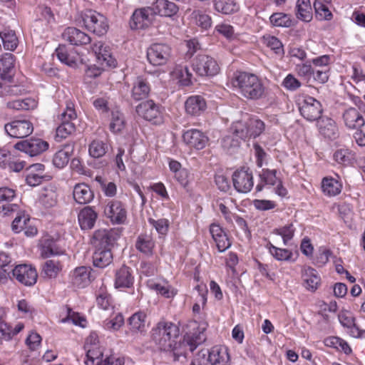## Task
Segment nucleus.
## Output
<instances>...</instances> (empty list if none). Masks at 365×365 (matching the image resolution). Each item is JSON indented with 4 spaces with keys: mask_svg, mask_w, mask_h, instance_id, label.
I'll use <instances>...</instances> for the list:
<instances>
[{
    "mask_svg": "<svg viewBox=\"0 0 365 365\" xmlns=\"http://www.w3.org/2000/svg\"><path fill=\"white\" fill-rule=\"evenodd\" d=\"M180 330L176 324L165 321L158 322L152 329L155 342L161 350L172 353L174 360H179L180 356H185L187 349L192 352L202 341L201 339L194 340L187 336L182 342L178 343L177 339Z\"/></svg>",
    "mask_w": 365,
    "mask_h": 365,
    "instance_id": "f257e3e1",
    "label": "nucleus"
},
{
    "mask_svg": "<svg viewBox=\"0 0 365 365\" xmlns=\"http://www.w3.org/2000/svg\"><path fill=\"white\" fill-rule=\"evenodd\" d=\"M232 83L238 93L248 100H258L266 96L267 88L262 79L254 73L237 72Z\"/></svg>",
    "mask_w": 365,
    "mask_h": 365,
    "instance_id": "f03ea898",
    "label": "nucleus"
},
{
    "mask_svg": "<svg viewBox=\"0 0 365 365\" xmlns=\"http://www.w3.org/2000/svg\"><path fill=\"white\" fill-rule=\"evenodd\" d=\"M83 21L88 31L98 36L105 34L108 30L106 17L96 11H86L83 15Z\"/></svg>",
    "mask_w": 365,
    "mask_h": 365,
    "instance_id": "7ed1b4c3",
    "label": "nucleus"
},
{
    "mask_svg": "<svg viewBox=\"0 0 365 365\" xmlns=\"http://www.w3.org/2000/svg\"><path fill=\"white\" fill-rule=\"evenodd\" d=\"M357 107L346 108L342 115V118L346 127L351 130H359L365 125L364 113L365 112V104L359 101Z\"/></svg>",
    "mask_w": 365,
    "mask_h": 365,
    "instance_id": "20e7f679",
    "label": "nucleus"
},
{
    "mask_svg": "<svg viewBox=\"0 0 365 365\" xmlns=\"http://www.w3.org/2000/svg\"><path fill=\"white\" fill-rule=\"evenodd\" d=\"M76 117L73 104L68 103L66 110L61 114V123L56 129V138H66L75 131V124L72 120H76Z\"/></svg>",
    "mask_w": 365,
    "mask_h": 365,
    "instance_id": "39448f33",
    "label": "nucleus"
},
{
    "mask_svg": "<svg viewBox=\"0 0 365 365\" xmlns=\"http://www.w3.org/2000/svg\"><path fill=\"white\" fill-rule=\"evenodd\" d=\"M300 114L309 121L318 120L322 113L321 103L312 96H304L299 102Z\"/></svg>",
    "mask_w": 365,
    "mask_h": 365,
    "instance_id": "423d86ee",
    "label": "nucleus"
},
{
    "mask_svg": "<svg viewBox=\"0 0 365 365\" xmlns=\"http://www.w3.org/2000/svg\"><path fill=\"white\" fill-rule=\"evenodd\" d=\"M172 48L167 43H153L147 51L148 61L153 66H163L171 57Z\"/></svg>",
    "mask_w": 365,
    "mask_h": 365,
    "instance_id": "0eeeda50",
    "label": "nucleus"
},
{
    "mask_svg": "<svg viewBox=\"0 0 365 365\" xmlns=\"http://www.w3.org/2000/svg\"><path fill=\"white\" fill-rule=\"evenodd\" d=\"M193 69L200 76H208L218 73L220 68L212 57L198 55L193 63Z\"/></svg>",
    "mask_w": 365,
    "mask_h": 365,
    "instance_id": "6e6552de",
    "label": "nucleus"
},
{
    "mask_svg": "<svg viewBox=\"0 0 365 365\" xmlns=\"http://www.w3.org/2000/svg\"><path fill=\"white\" fill-rule=\"evenodd\" d=\"M13 279L26 286H32L37 281V272L34 267L26 264H18L11 269Z\"/></svg>",
    "mask_w": 365,
    "mask_h": 365,
    "instance_id": "1a4fd4ad",
    "label": "nucleus"
},
{
    "mask_svg": "<svg viewBox=\"0 0 365 365\" xmlns=\"http://www.w3.org/2000/svg\"><path fill=\"white\" fill-rule=\"evenodd\" d=\"M233 186L238 192L247 193L254 185L252 172L248 168L237 170L232 175Z\"/></svg>",
    "mask_w": 365,
    "mask_h": 365,
    "instance_id": "9d476101",
    "label": "nucleus"
},
{
    "mask_svg": "<svg viewBox=\"0 0 365 365\" xmlns=\"http://www.w3.org/2000/svg\"><path fill=\"white\" fill-rule=\"evenodd\" d=\"M155 17V11L150 7L136 9L131 17L130 27L132 29L147 28L153 23Z\"/></svg>",
    "mask_w": 365,
    "mask_h": 365,
    "instance_id": "9b49d317",
    "label": "nucleus"
},
{
    "mask_svg": "<svg viewBox=\"0 0 365 365\" xmlns=\"http://www.w3.org/2000/svg\"><path fill=\"white\" fill-rule=\"evenodd\" d=\"M136 112L140 117L154 123L162 121L160 107L153 100H148L140 103L136 107Z\"/></svg>",
    "mask_w": 365,
    "mask_h": 365,
    "instance_id": "f8f14e48",
    "label": "nucleus"
},
{
    "mask_svg": "<svg viewBox=\"0 0 365 365\" xmlns=\"http://www.w3.org/2000/svg\"><path fill=\"white\" fill-rule=\"evenodd\" d=\"M14 148L30 156H35L46 150L48 143L40 138H31L17 143Z\"/></svg>",
    "mask_w": 365,
    "mask_h": 365,
    "instance_id": "ddd939ff",
    "label": "nucleus"
},
{
    "mask_svg": "<svg viewBox=\"0 0 365 365\" xmlns=\"http://www.w3.org/2000/svg\"><path fill=\"white\" fill-rule=\"evenodd\" d=\"M6 133L13 138H21L32 133L33 124L26 120H16L4 126Z\"/></svg>",
    "mask_w": 365,
    "mask_h": 365,
    "instance_id": "4468645a",
    "label": "nucleus"
},
{
    "mask_svg": "<svg viewBox=\"0 0 365 365\" xmlns=\"http://www.w3.org/2000/svg\"><path fill=\"white\" fill-rule=\"evenodd\" d=\"M104 213L114 224H123L126 220V210L118 200L109 201L104 209Z\"/></svg>",
    "mask_w": 365,
    "mask_h": 365,
    "instance_id": "2eb2a0df",
    "label": "nucleus"
},
{
    "mask_svg": "<svg viewBox=\"0 0 365 365\" xmlns=\"http://www.w3.org/2000/svg\"><path fill=\"white\" fill-rule=\"evenodd\" d=\"M120 237V232L115 230H98L93 236L92 242L96 248H109Z\"/></svg>",
    "mask_w": 365,
    "mask_h": 365,
    "instance_id": "dca6fc26",
    "label": "nucleus"
},
{
    "mask_svg": "<svg viewBox=\"0 0 365 365\" xmlns=\"http://www.w3.org/2000/svg\"><path fill=\"white\" fill-rule=\"evenodd\" d=\"M93 50L95 53L97 63L101 67V69L115 66V61L111 55L108 46L105 45L101 41H98L93 44Z\"/></svg>",
    "mask_w": 365,
    "mask_h": 365,
    "instance_id": "f3484780",
    "label": "nucleus"
},
{
    "mask_svg": "<svg viewBox=\"0 0 365 365\" xmlns=\"http://www.w3.org/2000/svg\"><path fill=\"white\" fill-rule=\"evenodd\" d=\"M182 139L185 144L196 150H202L208 143V137L197 129H190L184 132Z\"/></svg>",
    "mask_w": 365,
    "mask_h": 365,
    "instance_id": "a211bd4d",
    "label": "nucleus"
},
{
    "mask_svg": "<svg viewBox=\"0 0 365 365\" xmlns=\"http://www.w3.org/2000/svg\"><path fill=\"white\" fill-rule=\"evenodd\" d=\"M208 355L207 361L210 365H230V358L228 349L225 346H215L210 350H204Z\"/></svg>",
    "mask_w": 365,
    "mask_h": 365,
    "instance_id": "6ab92c4d",
    "label": "nucleus"
},
{
    "mask_svg": "<svg viewBox=\"0 0 365 365\" xmlns=\"http://www.w3.org/2000/svg\"><path fill=\"white\" fill-rule=\"evenodd\" d=\"M62 37L65 41L74 46L86 45L91 41L88 34L75 27L66 29L62 34Z\"/></svg>",
    "mask_w": 365,
    "mask_h": 365,
    "instance_id": "aec40b11",
    "label": "nucleus"
},
{
    "mask_svg": "<svg viewBox=\"0 0 365 365\" xmlns=\"http://www.w3.org/2000/svg\"><path fill=\"white\" fill-rule=\"evenodd\" d=\"M210 232L216 243L219 252H223L231 246V242L226 232L219 225L215 223L211 224L210 226Z\"/></svg>",
    "mask_w": 365,
    "mask_h": 365,
    "instance_id": "412c9836",
    "label": "nucleus"
},
{
    "mask_svg": "<svg viewBox=\"0 0 365 365\" xmlns=\"http://www.w3.org/2000/svg\"><path fill=\"white\" fill-rule=\"evenodd\" d=\"M206 108L205 99L198 95L188 97L185 103V111L190 115H200L205 110Z\"/></svg>",
    "mask_w": 365,
    "mask_h": 365,
    "instance_id": "4be33fe9",
    "label": "nucleus"
},
{
    "mask_svg": "<svg viewBox=\"0 0 365 365\" xmlns=\"http://www.w3.org/2000/svg\"><path fill=\"white\" fill-rule=\"evenodd\" d=\"M318 130L323 137L328 139H334L338 134V129L335 121L328 117L320 118L317 120Z\"/></svg>",
    "mask_w": 365,
    "mask_h": 365,
    "instance_id": "5701e85b",
    "label": "nucleus"
},
{
    "mask_svg": "<svg viewBox=\"0 0 365 365\" xmlns=\"http://www.w3.org/2000/svg\"><path fill=\"white\" fill-rule=\"evenodd\" d=\"M98 218L97 212L92 207L87 206L83 208L78 213V223L82 230H91Z\"/></svg>",
    "mask_w": 365,
    "mask_h": 365,
    "instance_id": "b1692460",
    "label": "nucleus"
},
{
    "mask_svg": "<svg viewBox=\"0 0 365 365\" xmlns=\"http://www.w3.org/2000/svg\"><path fill=\"white\" fill-rule=\"evenodd\" d=\"M133 282L134 277L128 267L122 266L116 271L114 283L115 288H130L133 286Z\"/></svg>",
    "mask_w": 365,
    "mask_h": 365,
    "instance_id": "393cba45",
    "label": "nucleus"
},
{
    "mask_svg": "<svg viewBox=\"0 0 365 365\" xmlns=\"http://www.w3.org/2000/svg\"><path fill=\"white\" fill-rule=\"evenodd\" d=\"M70 278L73 286L83 288L90 283V269L86 267H77L71 272Z\"/></svg>",
    "mask_w": 365,
    "mask_h": 365,
    "instance_id": "a878e982",
    "label": "nucleus"
},
{
    "mask_svg": "<svg viewBox=\"0 0 365 365\" xmlns=\"http://www.w3.org/2000/svg\"><path fill=\"white\" fill-rule=\"evenodd\" d=\"M74 200L78 204L89 203L94 197V194L90 187L85 183L76 184L73 190Z\"/></svg>",
    "mask_w": 365,
    "mask_h": 365,
    "instance_id": "bb28decb",
    "label": "nucleus"
},
{
    "mask_svg": "<svg viewBox=\"0 0 365 365\" xmlns=\"http://www.w3.org/2000/svg\"><path fill=\"white\" fill-rule=\"evenodd\" d=\"M150 91V86L148 81L138 77L133 84L131 96L135 101H140L148 97Z\"/></svg>",
    "mask_w": 365,
    "mask_h": 365,
    "instance_id": "cd10ccee",
    "label": "nucleus"
},
{
    "mask_svg": "<svg viewBox=\"0 0 365 365\" xmlns=\"http://www.w3.org/2000/svg\"><path fill=\"white\" fill-rule=\"evenodd\" d=\"M302 276L304 284L307 290L314 292L320 284V277L317 272L310 267H305L302 269Z\"/></svg>",
    "mask_w": 365,
    "mask_h": 365,
    "instance_id": "c85d7f7f",
    "label": "nucleus"
},
{
    "mask_svg": "<svg viewBox=\"0 0 365 365\" xmlns=\"http://www.w3.org/2000/svg\"><path fill=\"white\" fill-rule=\"evenodd\" d=\"M113 260V254L110 248H96L93 255V263L96 267L104 268L109 265Z\"/></svg>",
    "mask_w": 365,
    "mask_h": 365,
    "instance_id": "c756f323",
    "label": "nucleus"
},
{
    "mask_svg": "<svg viewBox=\"0 0 365 365\" xmlns=\"http://www.w3.org/2000/svg\"><path fill=\"white\" fill-rule=\"evenodd\" d=\"M109 147L106 139L95 138L88 145V153L93 158H99L105 155Z\"/></svg>",
    "mask_w": 365,
    "mask_h": 365,
    "instance_id": "7c9ffc66",
    "label": "nucleus"
},
{
    "mask_svg": "<svg viewBox=\"0 0 365 365\" xmlns=\"http://www.w3.org/2000/svg\"><path fill=\"white\" fill-rule=\"evenodd\" d=\"M58 194L56 188L48 185L43 188L39 194V202L46 208L52 207L57 203Z\"/></svg>",
    "mask_w": 365,
    "mask_h": 365,
    "instance_id": "2f4dec72",
    "label": "nucleus"
},
{
    "mask_svg": "<svg viewBox=\"0 0 365 365\" xmlns=\"http://www.w3.org/2000/svg\"><path fill=\"white\" fill-rule=\"evenodd\" d=\"M73 145H66L62 149L56 152L53 158V164L58 168H64L68 163L73 153Z\"/></svg>",
    "mask_w": 365,
    "mask_h": 365,
    "instance_id": "473e14b6",
    "label": "nucleus"
},
{
    "mask_svg": "<svg viewBox=\"0 0 365 365\" xmlns=\"http://www.w3.org/2000/svg\"><path fill=\"white\" fill-rule=\"evenodd\" d=\"M154 9L155 10V13L166 17H171L178 11V6L168 0H156Z\"/></svg>",
    "mask_w": 365,
    "mask_h": 365,
    "instance_id": "72a5a7b5",
    "label": "nucleus"
},
{
    "mask_svg": "<svg viewBox=\"0 0 365 365\" xmlns=\"http://www.w3.org/2000/svg\"><path fill=\"white\" fill-rule=\"evenodd\" d=\"M135 246L136 250L140 253L147 257H150L153 254L155 242L150 236L140 235L138 237Z\"/></svg>",
    "mask_w": 365,
    "mask_h": 365,
    "instance_id": "f704fd0d",
    "label": "nucleus"
},
{
    "mask_svg": "<svg viewBox=\"0 0 365 365\" xmlns=\"http://www.w3.org/2000/svg\"><path fill=\"white\" fill-rule=\"evenodd\" d=\"M296 16L304 22H309L313 17L310 0H297L296 3Z\"/></svg>",
    "mask_w": 365,
    "mask_h": 365,
    "instance_id": "c9c22d12",
    "label": "nucleus"
},
{
    "mask_svg": "<svg viewBox=\"0 0 365 365\" xmlns=\"http://www.w3.org/2000/svg\"><path fill=\"white\" fill-rule=\"evenodd\" d=\"M14 56L6 53L0 57V76L3 78H10L14 69Z\"/></svg>",
    "mask_w": 365,
    "mask_h": 365,
    "instance_id": "e433bc0d",
    "label": "nucleus"
},
{
    "mask_svg": "<svg viewBox=\"0 0 365 365\" xmlns=\"http://www.w3.org/2000/svg\"><path fill=\"white\" fill-rule=\"evenodd\" d=\"M171 76L174 79L184 86H187L192 83V74L190 72L187 66L176 65L171 72Z\"/></svg>",
    "mask_w": 365,
    "mask_h": 365,
    "instance_id": "4c0bfd02",
    "label": "nucleus"
},
{
    "mask_svg": "<svg viewBox=\"0 0 365 365\" xmlns=\"http://www.w3.org/2000/svg\"><path fill=\"white\" fill-rule=\"evenodd\" d=\"M214 8L219 13L230 15L237 12L240 6L236 0H214Z\"/></svg>",
    "mask_w": 365,
    "mask_h": 365,
    "instance_id": "58836bf2",
    "label": "nucleus"
},
{
    "mask_svg": "<svg viewBox=\"0 0 365 365\" xmlns=\"http://www.w3.org/2000/svg\"><path fill=\"white\" fill-rule=\"evenodd\" d=\"M146 314L138 312L128 319L130 331L133 332H144L146 328Z\"/></svg>",
    "mask_w": 365,
    "mask_h": 365,
    "instance_id": "ea45409f",
    "label": "nucleus"
},
{
    "mask_svg": "<svg viewBox=\"0 0 365 365\" xmlns=\"http://www.w3.org/2000/svg\"><path fill=\"white\" fill-rule=\"evenodd\" d=\"M248 117L245 115L240 120L234 122L231 127L233 135L239 139L245 140L248 138Z\"/></svg>",
    "mask_w": 365,
    "mask_h": 365,
    "instance_id": "a19ab883",
    "label": "nucleus"
},
{
    "mask_svg": "<svg viewBox=\"0 0 365 365\" xmlns=\"http://www.w3.org/2000/svg\"><path fill=\"white\" fill-rule=\"evenodd\" d=\"M41 256L43 258H48L53 255H58L63 251L58 247L56 242L52 239H44L40 247Z\"/></svg>",
    "mask_w": 365,
    "mask_h": 365,
    "instance_id": "79ce46f5",
    "label": "nucleus"
},
{
    "mask_svg": "<svg viewBox=\"0 0 365 365\" xmlns=\"http://www.w3.org/2000/svg\"><path fill=\"white\" fill-rule=\"evenodd\" d=\"M322 188L325 195L335 196L341 192L342 185L334 178H324L322 182Z\"/></svg>",
    "mask_w": 365,
    "mask_h": 365,
    "instance_id": "37998d69",
    "label": "nucleus"
},
{
    "mask_svg": "<svg viewBox=\"0 0 365 365\" xmlns=\"http://www.w3.org/2000/svg\"><path fill=\"white\" fill-rule=\"evenodd\" d=\"M269 23L272 26L289 28L292 26L293 21L289 14L277 12L269 16Z\"/></svg>",
    "mask_w": 365,
    "mask_h": 365,
    "instance_id": "c03bdc74",
    "label": "nucleus"
},
{
    "mask_svg": "<svg viewBox=\"0 0 365 365\" xmlns=\"http://www.w3.org/2000/svg\"><path fill=\"white\" fill-rule=\"evenodd\" d=\"M0 163L7 165L11 171L14 172L22 170L26 165V163L24 160H12L11 155L9 152H0Z\"/></svg>",
    "mask_w": 365,
    "mask_h": 365,
    "instance_id": "a18cd8bd",
    "label": "nucleus"
},
{
    "mask_svg": "<svg viewBox=\"0 0 365 365\" xmlns=\"http://www.w3.org/2000/svg\"><path fill=\"white\" fill-rule=\"evenodd\" d=\"M37 103L35 100L32 98H25L23 100L17 99L11 101H9L6 103V107L9 109L15 110H30L34 109L36 107Z\"/></svg>",
    "mask_w": 365,
    "mask_h": 365,
    "instance_id": "49530a36",
    "label": "nucleus"
},
{
    "mask_svg": "<svg viewBox=\"0 0 365 365\" xmlns=\"http://www.w3.org/2000/svg\"><path fill=\"white\" fill-rule=\"evenodd\" d=\"M270 255L279 261H288L292 256V252L287 249L279 248L274 246L270 242L266 245Z\"/></svg>",
    "mask_w": 365,
    "mask_h": 365,
    "instance_id": "de8ad7c7",
    "label": "nucleus"
},
{
    "mask_svg": "<svg viewBox=\"0 0 365 365\" xmlns=\"http://www.w3.org/2000/svg\"><path fill=\"white\" fill-rule=\"evenodd\" d=\"M61 270V264L59 261L47 260L42 268V273L48 278H56Z\"/></svg>",
    "mask_w": 365,
    "mask_h": 365,
    "instance_id": "09e8293b",
    "label": "nucleus"
},
{
    "mask_svg": "<svg viewBox=\"0 0 365 365\" xmlns=\"http://www.w3.org/2000/svg\"><path fill=\"white\" fill-rule=\"evenodd\" d=\"M125 127V118L122 113L118 110H113L111 113L110 130L117 133L120 132Z\"/></svg>",
    "mask_w": 365,
    "mask_h": 365,
    "instance_id": "8fccbe9b",
    "label": "nucleus"
},
{
    "mask_svg": "<svg viewBox=\"0 0 365 365\" xmlns=\"http://www.w3.org/2000/svg\"><path fill=\"white\" fill-rule=\"evenodd\" d=\"M316 18L319 21H329L333 15L328 6L324 4L320 0H316L314 2Z\"/></svg>",
    "mask_w": 365,
    "mask_h": 365,
    "instance_id": "3c124183",
    "label": "nucleus"
},
{
    "mask_svg": "<svg viewBox=\"0 0 365 365\" xmlns=\"http://www.w3.org/2000/svg\"><path fill=\"white\" fill-rule=\"evenodd\" d=\"M248 138H256L264 130V123L258 118L248 117Z\"/></svg>",
    "mask_w": 365,
    "mask_h": 365,
    "instance_id": "603ef678",
    "label": "nucleus"
},
{
    "mask_svg": "<svg viewBox=\"0 0 365 365\" xmlns=\"http://www.w3.org/2000/svg\"><path fill=\"white\" fill-rule=\"evenodd\" d=\"M86 351V365H101L102 363L103 352L100 347H93L85 349Z\"/></svg>",
    "mask_w": 365,
    "mask_h": 365,
    "instance_id": "864d4df0",
    "label": "nucleus"
},
{
    "mask_svg": "<svg viewBox=\"0 0 365 365\" xmlns=\"http://www.w3.org/2000/svg\"><path fill=\"white\" fill-rule=\"evenodd\" d=\"M0 38L3 43L4 47L6 50L14 51L18 43L17 37L14 31H8L0 33Z\"/></svg>",
    "mask_w": 365,
    "mask_h": 365,
    "instance_id": "5fc2aeb1",
    "label": "nucleus"
},
{
    "mask_svg": "<svg viewBox=\"0 0 365 365\" xmlns=\"http://www.w3.org/2000/svg\"><path fill=\"white\" fill-rule=\"evenodd\" d=\"M294 230L293 225L289 224L279 228L274 229L272 233L281 236L283 240L284 245H287L288 242L292 239Z\"/></svg>",
    "mask_w": 365,
    "mask_h": 365,
    "instance_id": "6e6d98bb",
    "label": "nucleus"
},
{
    "mask_svg": "<svg viewBox=\"0 0 365 365\" xmlns=\"http://www.w3.org/2000/svg\"><path fill=\"white\" fill-rule=\"evenodd\" d=\"M192 16L195 19V23L197 26L204 29H208L211 27L212 19L211 17L202 13L200 11H195L192 12Z\"/></svg>",
    "mask_w": 365,
    "mask_h": 365,
    "instance_id": "4d7b16f0",
    "label": "nucleus"
},
{
    "mask_svg": "<svg viewBox=\"0 0 365 365\" xmlns=\"http://www.w3.org/2000/svg\"><path fill=\"white\" fill-rule=\"evenodd\" d=\"M30 219L25 215L16 216L12 222L11 229L15 233H19L29 222Z\"/></svg>",
    "mask_w": 365,
    "mask_h": 365,
    "instance_id": "13d9d810",
    "label": "nucleus"
},
{
    "mask_svg": "<svg viewBox=\"0 0 365 365\" xmlns=\"http://www.w3.org/2000/svg\"><path fill=\"white\" fill-rule=\"evenodd\" d=\"M41 336L36 332L31 331L26 339L25 343L31 351L36 350L41 344Z\"/></svg>",
    "mask_w": 365,
    "mask_h": 365,
    "instance_id": "bf43d9fd",
    "label": "nucleus"
},
{
    "mask_svg": "<svg viewBox=\"0 0 365 365\" xmlns=\"http://www.w3.org/2000/svg\"><path fill=\"white\" fill-rule=\"evenodd\" d=\"M334 158L337 163L343 165H347L351 163L352 155L346 149H340L334 153Z\"/></svg>",
    "mask_w": 365,
    "mask_h": 365,
    "instance_id": "052dcab7",
    "label": "nucleus"
},
{
    "mask_svg": "<svg viewBox=\"0 0 365 365\" xmlns=\"http://www.w3.org/2000/svg\"><path fill=\"white\" fill-rule=\"evenodd\" d=\"M239 138H235L233 135H226L222 140V146L227 152H232L240 146Z\"/></svg>",
    "mask_w": 365,
    "mask_h": 365,
    "instance_id": "680f3d73",
    "label": "nucleus"
},
{
    "mask_svg": "<svg viewBox=\"0 0 365 365\" xmlns=\"http://www.w3.org/2000/svg\"><path fill=\"white\" fill-rule=\"evenodd\" d=\"M56 52L58 58L62 63H64L65 64H67L68 66H72L75 64L74 59L70 56L65 46H59L56 48Z\"/></svg>",
    "mask_w": 365,
    "mask_h": 365,
    "instance_id": "e2e57ef3",
    "label": "nucleus"
},
{
    "mask_svg": "<svg viewBox=\"0 0 365 365\" xmlns=\"http://www.w3.org/2000/svg\"><path fill=\"white\" fill-rule=\"evenodd\" d=\"M149 223L155 227L156 231L160 235H165L168 232L169 222L168 220L164 218L159 220L149 219Z\"/></svg>",
    "mask_w": 365,
    "mask_h": 365,
    "instance_id": "0e129e2a",
    "label": "nucleus"
},
{
    "mask_svg": "<svg viewBox=\"0 0 365 365\" xmlns=\"http://www.w3.org/2000/svg\"><path fill=\"white\" fill-rule=\"evenodd\" d=\"M266 44L277 54H283L284 49L281 41L275 36H268L265 39Z\"/></svg>",
    "mask_w": 365,
    "mask_h": 365,
    "instance_id": "69168bd1",
    "label": "nucleus"
},
{
    "mask_svg": "<svg viewBox=\"0 0 365 365\" xmlns=\"http://www.w3.org/2000/svg\"><path fill=\"white\" fill-rule=\"evenodd\" d=\"M153 288L161 295L170 298L174 297L177 292L176 290L168 284H155L153 285Z\"/></svg>",
    "mask_w": 365,
    "mask_h": 365,
    "instance_id": "338daca9",
    "label": "nucleus"
},
{
    "mask_svg": "<svg viewBox=\"0 0 365 365\" xmlns=\"http://www.w3.org/2000/svg\"><path fill=\"white\" fill-rule=\"evenodd\" d=\"M97 304L104 310H108L111 305V298L109 294L106 292H101L96 298Z\"/></svg>",
    "mask_w": 365,
    "mask_h": 365,
    "instance_id": "774afa93",
    "label": "nucleus"
}]
</instances>
